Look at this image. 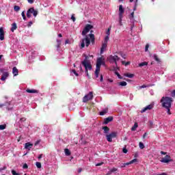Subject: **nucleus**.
Segmentation results:
<instances>
[{
    "label": "nucleus",
    "mask_w": 175,
    "mask_h": 175,
    "mask_svg": "<svg viewBox=\"0 0 175 175\" xmlns=\"http://www.w3.org/2000/svg\"><path fill=\"white\" fill-rule=\"evenodd\" d=\"M161 103L162 107L167 109V114L170 115V107H172V103H173V98L172 97L163 96L161 98Z\"/></svg>",
    "instance_id": "1"
},
{
    "label": "nucleus",
    "mask_w": 175,
    "mask_h": 175,
    "mask_svg": "<svg viewBox=\"0 0 175 175\" xmlns=\"http://www.w3.org/2000/svg\"><path fill=\"white\" fill-rule=\"evenodd\" d=\"M85 59L81 62V64L85 68V73H88V70H91L92 69V65H91V62L90 61V57L87 55H84Z\"/></svg>",
    "instance_id": "2"
},
{
    "label": "nucleus",
    "mask_w": 175,
    "mask_h": 175,
    "mask_svg": "<svg viewBox=\"0 0 175 175\" xmlns=\"http://www.w3.org/2000/svg\"><path fill=\"white\" fill-rule=\"evenodd\" d=\"M38 10H36L34 8H30L27 12V18H31V17H32V15L33 16V17H36V16H38Z\"/></svg>",
    "instance_id": "3"
},
{
    "label": "nucleus",
    "mask_w": 175,
    "mask_h": 175,
    "mask_svg": "<svg viewBox=\"0 0 175 175\" xmlns=\"http://www.w3.org/2000/svg\"><path fill=\"white\" fill-rule=\"evenodd\" d=\"M91 44V40L88 38V36H85V38H83L81 42V48L84 49L86 46V47H88Z\"/></svg>",
    "instance_id": "4"
},
{
    "label": "nucleus",
    "mask_w": 175,
    "mask_h": 175,
    "mask_svg": "<svg viewBox=\"0 0 175 175\" xmlns=\"http://www.w3.org/2000/svg\"><path fill=\"white\" fill-rule=\"evenodd\" d=\"M105 137L107 142H109V143H111V142H113V139H115V137H117V132H112L109 134H106Z\"/></svg>",
    "instance_id": "5"
},
{
    "label": "nucleus",
    "mask_w": 175,
    "mask_h": 175,
    "mask_svg": "<svg viewBox=\"0 0 175 175\" xmlns=\"http://www.w3.org/2000/svg\"><path fill=\"white\" fill-rule=\"evenodd\" d=\"M94 28V26L90 24H87L82 31V36H85Z\"/></svg>",
    "instance_id": "6"
},
{
    "label": "nucleus",
    "mask_w": 175,
    "mask_h": 175,
    "mask_svg": "<svg viewBox=\"0 0 175 175\" xmlns=\"http://www.w3.org/2000/svg\"><path fill=\"white\" fill-rule=\"evenodd\" d=\"M93 98H94V93L92 92H89L88 94L85 95L83 98V103H87L88 100H92Z\"/></svg>",
    "instance_id": "7"
},
{
    "label": "nucleus",
    "mask_w": 175,
    "mask_h": 175,
    "mask_svg": "<svg viewBox=\"0 0 175 175\" xmlns=\"http://www.w3.org/2000/svg\"><path fill=\"white\" fill-rule=\"evenodd\" d=\"M109 59L110 62H114L116 66H118L117 61H120V57L118 55H110Z\"/></svg>",
    "instance_id": "8"
},
{
    "label": "nucleus",
    "mask_w": 175,
    "mask_h": 175,
    "mask_svg": "<svg viewBox=\"0 0 175 175\" xmlns=\"http://www.w3.org/2000/svg\"><path fill=\"white\" fill-rule=\"evenodd\" d=\"M3 106H6V110L8 111H10L13 110V107L10 105V103H5V104H0V107H3Z\"/></svg>",
    "instance_id": "9"
},
{
    "label": "nucleus",
    "mask_w": 175,
    "mask_h": 175,
    "mask_svg": "<svg viewBox=\"0 0 175 175\" xmlns=\"http://www.w3.org/2000/svg\"><path fill=\"white\" fill-rule=\"evenodd\" d=\"M171 159L172 157H170V155H166L161 160V162H162L163 163H169V162H172Z\"/></svg>",
    "instance_id": "10"
},
{
    "label": "nucleus",
    "mask_w": 175,
    "mask_h": 175,
    "mask_svg": "<svg viewBox=\"0 0 175 175\" xmlns=\"http://www.w3.org/2000/svg\"><path fill=\"white\" fill-rule=\"evenodd\" d=\"M154 109V104H150L149 105H147L145 107L142 111L141 113H145V111H147L148 110H152Z\"/></svg>",
    "instance_id": "11"
},
{
    "label": "nucleus",
    "mask_w": 175,
    "mask_h": 175,
    "mask_svg": "<svg viewBox=\"0 0 175 175\" xmlns=\"http://www.w3.org/2000/svg\"><path fill=\"white\" fill-rule=\"evenodd\" d=\"M103 62V58L98 57L96 61V68H99L100 69V66H102Z\"/></svg>",
    "instance_id": "12"
},
{
    "label": "nucleus",
    "mask_w": 175,
    "mask_h": 175,
    "mask_svg": "<svg viewBox=\"0 0 175 175\" xmlns=\"http://www.w3.org/2000/svg\"><path fill=\"white\" fill-rule=\"evenodd\" d=\"M8 77H9V72H4L1 75V81H5Z\"/></svg>",
    "instance_id": "13"
},
{
    "label": "nucleus",
    "mask_w": 175,
    "mask_h": 175,
    "mask_svg": "<svg viewBox=\"0 0 175 175\" xmlns=\"http://www.w3.org/2000/svg\"><path fill=\"white\" fill-rule=\"evenodd\" d=\"M92 32H94V31L91 30L90 33L88 36L90 38V42L94 44V43H95V35L92 34Z\"/></svg>",
    "instance_id": "14"
},
{
    "label": "nucleus",
    "mask_w": 175,
    "mask_h": 175,
    "mask_svg": "<svg viewBox=\"0 0 175 175\" xmlns=\"http://www.w3.org/2000/svg\"><path fill=\"white\" fill-rule=\"evenodd\" d=\"M0 40H5V31L3 27H0Z\"/></svg>",
    "instance_id": "15"
},
{
    "label": "nucleus",
    "mask_w": 175,
    "mask_h": 175,
    "mask_svg": "<svg viewBox=\"0 0 175 175\" xmlns=\"http://www.w3.org/2000/svg\"><path fill=\"white\" fill-rule=\"evenodd\" d=\"M135 162H137V159H133L131 161L124 163L121 167H125L126 166H128V165H132V163H135Z\"/></svg>",
    "instance_id": "16"
},
{
    "label": "nucleus",
    "mask_w": 175,
    "mask_h": 175,
    "mask_svg": "<svg viewBox=\"0 0 175 175\" xmlns=\"http://www.w3.org/2000/svg\"><path fill=\"white\" fill-rule=\"evenodd\" d=\"M125 13V10L122 7V5H119V17H122V15Z\"/></svg>",
    "instance_id": "17"
},
{
    "label": "nucleus",
    "mask_w": 175,
    "mask_h": 175,
    "mask_svg": "<svg viewBox=\"0 0 175 175\" xmlns=\"http://www.w3.org/2000/svg\"><path fill=\"white\" fill-rule=\"evenodd\" d=\"M113 118L112 116H109L105 119H104V122L103 124L105 125H107V124H109V122H111V121H113Z\"/></svg>",
    "instance_id": "18"
},
{
    "label": "nucleus",
    "mask_w": 175,
    "mask_h": 175,
    "mask_svg": "<svg viewBox=\"0 0 175 175\" xmlns=\"http://www.w3.org/2000/svg\"><path fill=\"white\" fill-rule=\"evenodd\" d=\"M33 144H31L30 142H27L25 144V148L26 150H31V148H32Z\"/></svg>",
    "instance_id": "19"
},
{
    "label": "nucleus",
    "mask_w": 175,
    "mask_h": 175,
    "mask_svg": "<svg viewBox=\"0 0 175 175\" xmlns=\"http://www.w3.org/2000/svg\"><path fill=\"white\" fill-rule=\"evenodd\" d=\"M26 92H28V94H38V92H39V91H38L37 90H33V89H27L26 90Z\"/></svg>",
    "instance_id": "20"
},
{
    "label": "nucleus",
    "mask_w": 175,
    "mask_h": 175,
    "mask_svg": "<svg viewBox=\"0 0 175 175\" xmlns=\"http://www.w3.org/2000/svg\"><path fill=\"white\" fill-rule=\"evenodd\" d=\"M12 74L14 77L18 76V69H17V67H14L12 68Z\"/></svg>",
    "instance_id": "21"
},
{
    "label": "nucleus",
    "mask_w": 175,
    "mask_h": 175,
    "mask_svg": "<svg viewBox=\"0 0 175 175\" xmlns=\"http://www.w3.org/2000/svg\"><path fill=\"white\" fill-rule=\"evenodd\" d=\"M99 72H100V68L98 67H96V70L94 72L96 79H98V77H99Z\"/></svg>",
    "instance_id": "22"
},
{
    "label": "nucleus",
    "mask_w": 175,
    "mask_h": 175,
    "mask_svg": "<svg viewBox=\"0 0 175 175\" xmlns=\"http://www.w3.org/2000/svg\"><path fill=\"white\" fill-rule=\"evenodd\" d=\"M102 129L104 131V133L107 134L109 132H110V129L107 126H103Z\"/></svg>",
    "instance_id": "23"
},
{
    "label": "nucleus",
    "mask_w": 175,
    "mask_h": 175,
    "mask_svg": "<svg viewBox=\"0 0 175 175\" xmlns=\"http://www.w3.org/2000/svg\"><path fill=\"white\" fill-rule=\"evenodd\" d=\"M106 47H107V43L104 42L100 49V54H102L103 51H105V49H106Z\"/></svg>",
    "instance_id": "24"
},
{
    "label": "nucleus",
    "mask_w": 175,
    "mask_h": 175,
    "mask_svg": "<svg viewBox=\"0 0 175 175\" xmlns=\"http://www.w3.org/2000/svg\"><path fill=\"white\" fill-rule=\"evenodd\" d=\"M16 29H17V24H16V23H14L12 25L11 31H12V32H14V31H16Z\"/></svg>",
    "instance_id": "25"
},
{
    "label": "nucleus",
    "mask_w": 175,
    "mask_h": 175,
    "mask_svg": "<svg viewBox=\"0 0 175 175\" xmlns=\"http://www.w3.org/2000/svg\"><path fill=\"white\" fill-rule=\"evenodd\" d=\"M107 111H109V109H105L104 110L100 112V116H105V114H107Z\"/></svg>",
    "instance_id": "26"
},
{
    "label": "nucleus",
    "mask_w": 175,
    "mask_h": 175,
    "mask_svg": "<svg viewBox=\"0 0 175 175\" xmlns=\"http://www.w3.org/2000/svg\"><path fill=\"white\" fill-rule=\"evenodd\" d=\"M147 65H148V62H143L139 64V66L140 68H142L143 66H147Z\"/></svg>",
    "instance_id": "27"
},
{
    "label": "nucleus",
    "mask_w": 175,
    "mask_h": 175,
    "mask_svg": "<svg viewBox=\"0 0 175 175\" xmlns=\"http://www.w3.org/2000/svg\"><path fill=\"white\" fill-rule=\"evenodd\" d=\"M124 76H125L126 77H129V79H132V78L134 77L135 75H133V74H129V73H125V74H124Z\"/></svg>",
    "instance_id": "28"
},
{
    "label": "nucleus",
    "mask_w": 175,
    "mask_h": 175,
    "mask_svg": "<svg viewBox=\"0 0 175 175\" xmlns=\"http://www.w3.org/2000/svg\"><path fill=\"white\" fill-rule=\"evenodd\" d=\"M64 152L67 157H69L71 154L70 150H69L68 148L64 149Z\"/></svg>",
    "instance_id": "29"
},
{
    "label": "nucleus",
    "mask_w": 175,
    "mask_h": 175,
    "mask_svg": "<svg viewBox=\"0 0 175 175\" xmlns=\"http://www.w3.org/2000/svg\"><path fill=\"white\" fill-rule=\"evenodd\" d=\"M137 126H139V125L137 124V122H135L133 125V126L131 128V131H136V128H137Z\"/></svg>",
    "instance_id": "30"
},
{
    "label": "nucleus",
    "mask_w": 175,
    "mask_h": 175,
    "mask_svg": "<svg viewBox=\"0 0 175 175\" xmlns=\"http://www.w3.org/2000/svg\"><path fill=\"white\" fill-rule=\"evenodd\" d=\"M154 61H156L157 62H161V59H159L158 55H157V54H154L153 55Z\"/></svg>",
    "instance_id": "31"
},
{
    "label": "nucleus",
    "mask_w": 175,
    "mask_h": 175,
    "mask_svg": "<svg viewBox=\"0 0 175 175\" xmlns=\"http://www.w3.org/2000/svg\"><path fill=\"white\" fill-rule=\"evenodd\" d=\"M122 64L124 65L125 66H128V65H131V62H125V61H122Z\"/></svg>",
    "instance_id": "32"
},
{
    "label": "nucleus",
    "mask_w": 175,
    "mask_h": 175,
    "mask_svg": "<svg viewBox=\"0 0 175 175\" xmlns=\"http://www.w3.org/2000/svg\"><path fill=\"white\" fill-rule=\"evenodd\" d=\"M14 12H18V11H20V6H18V5H14Z\"/></svg>",
    "instance_id": "33"
},
{
    "label": "nucleus",
    "mask_w": 175,
    "mask_h": 175,
    "mask_svg": "<svg viewBox=\"0 0 175 175\" xmlns=\"http://www.w3.org/2000/svg\"><path fill=\"white\" fill-rule=\"evenodd\" d=\"M36 166L38 167V169H40L42 167V163L40 162H36Z\"/></svg>",
    "instance_id": "34"
},
{
    "label": "nucleus",
    "mask_w": 175,
    "mask_h": 175,
    "mask_svg": "<svg viewBox=\"0 0 175 175\" xmlns=\"http://www.w3.org/2000/svg\"><path fill=\"white\" fill-rule=\"evenodd\" d=\"M127 85L126 81H122L119 83V85H121L122 87H125Z\"/></svg>",
    "instance_id": "35"
},
{
    "label": "nucleus",
    "mask_w": 175,
    "mask_h": 175,
    "mask_svg": "<svg viewBox=\"0 0 175 175\" xmlns=\"http://www.w3.org/2000/svg\"><path fill=\"white\" fill-rule=\"evenodd\" d=\"M3 129H6V124L0 125V131H3Z\"/></svg>",
    "instance_id": "36"
},
{
    "label": "nucleus",
    "mask_w": 175,
    "mask_h": 175,
    "mask_svg": "<svg viewBox=\"0 0 175 175\" xmlns=\"http://www.w3.org/2000/svg\"><path fill=\"white\" fill-rule=\"evenodd\" d=\"M129 18L130 20H133V18H135V12H132L130 16H129Z\"/></svg>",
    "instance_id": "37"
},
{
    "label": "nucleus",
    "mask_w": 175,
    "mask_h": 175,
    "mask_svg": "<svg viewBox=\"0 0 175 175\" xmlns=\"http://www.w3.org/2000/svg\"><path fill=\"white\" fill-rule=\"evenodd\" d=\"M110 170L111 173H116V172H118V169L116 167H113Z\"/></svg>",
    "instance_id": "38"
},
{
    "label": "nucleus",
    "mask_w": 175,
    "mask_h": 175,
    "mask_svg": "<svg viewBox=\"0 0 175 175\" xmlns=\"http://www.w3.org/2000/svg\"><path fill=\"white\" fill-rule=\"evenodd\" d=\"M119 25H120V27H122V16H119Z\"/></svg>",
    "instance_id": "39"
},
{
    "label": "nucleus",
    "mask_w": 175,
    "mask_h": 175,
    "mask_svg": "<svg viewBox=\"0 0 175 175\" xmlns=\"http://www.w3.org/2000/svg\"><path fill=\"white\" fill-rule=\"evenodd\" d=\"M21 16H22L23 20H25V21L27 20V17L25 16V11H23V12L21 13Z\"/></svg>",
    "instance_id": "40"
},
{
    "label": "nucleus",
    "mask_w": 175,
    "mask_h": 175,
    "mask_svg": "<svg viewBox=\"0 0 175 175\" xmlns=\"http://www.w3.org/2000/svg\"><path fill=\"white\" fill-rule=\"evenodd\" d=\"M139 146L141 150H143V148H144V144H143V142H139Z\"/></svg>",
    "instance_id": "41"
},
{
    "label": "nucleus",
    "mask_w": 175,
    "mask_h": 175,
    "mask_svg": "<svg viewBox=\"0 0 175 175\" xmlns=\"http://www.w3.org/2000/svg\"><path fill=\"white\" fill-rule=\"evenodd\" d=\"M107 42H109V36H105L104 43H107Z\"/></svg>",
    "instance_id": "42"
},
{
    "label": "nucleus",
    "mask_w": 175,
    "mask_h": 175,
    "mask_svg": "<svg viewBox=\"0 0 175 175\" xmlns=\"http://www.w3.org/2000/svg\"><path fill=\"white\" fill-rule=\"evenodd\" d=\"M25 121H27V118H21L20 119V122H25Z\"/></svg>",
    "instance_id": "43"
},
{
    "label": "nucleus",
    "mask_w": 175,
    "mask_h": 175,
    "mask_svg": "<svg viewBox=\"0 0 175 175\" xmlns=\"http://www.w3.org/2000/svg\"><path fill=\"white\" fill-rule=\"evenodd\" d=\"M71 20L75 23L76 21V18L75 17V14H72L71 16Z\"/></svg>",
    "instance_id": "44"
},
{
    "label": "nucleus",
    "mask_w": 175,
    "mask_h": 175,
    "mask_svg": "<svg viewBox=\"0 0 175 175\" xmlns=\"http://www.w3.org/2000/svg\"><path fill=\"white\" fill-rule=\"evenodd\" d=\"M150 47V45L147 44L145 46V51L147 52L148 51V48Z\"/></svg>",
    "instance_id": "45"
},
{
    "label": "nucleus",
    "mask_w": 175,
    "mask_h": 175,
    "mask_svg": "<svg viewBox=\"0 0 175 175\" xmlns=\"http://www.w3.org/2000/svg\"><path fill=\"white\" fill-rule=\"evenodd\" d=\"M116 75L118 76V79H122V77H121V75H120V73H118V72H116Z\"/></svg>",
    "instance_id": "46"
},
{
    "label": "nucleus",
    "mask_w": 175,
    "mask_h": 175,
    "mask_svg": "<svg viewBox=\"0 0 175 175\" xmlns=\"http://www.w3.org/2000/svg\"><path fill=\"white\" fill-rule=\"evenodd\" d=\"M57 49H59V47L61 46V40H57Z\"/></svg>",
    "instance_id": "47"
},
{
    "label": "nucleus",
    "mask_w": 175,
    "mask_h": 175,
    "mask_svg": "<svg viewBox=\"0 0 175 175\" xmlns=\"http://www.w3.org/2000/svg\"><path fill=\"white\" fill-rule=\"evenodd\" d=\"M171 96H172V98H174V96H175V90H174L171 92Z\"/></svg>",
    "instance_id": "48"
},
{
    "label": "nucleus",
    "mask_w": 175,
    "mask_h": 175,
    "mask_svg": "<svg viewBox=\"0 0 175 175\" xmlns=\"http://www.w3.org/2000/svg\"><path fill=\"white\" fill-rule=\"evenodd\" d=\"M12 174H13V175H18V174L17 172H16V171L14 170H12Z\"/></svg>",
    "instance_id": "49"
},
{
    "label": "nucleus",
    "mask_w": 175,
    "mask_h": 175,
    "mask_svg": "<svg viewBox=\"0 0 175 175\" xmlns=\"http://www.w3.org/2000/svg\"><path fill=\"white\" fill-rule=\"evenodd\" d=\"M23 169H28V165L27 163H25L23 166Z\"/></svg>",
    "instance_id": "50"
},
{
    "label": "nucleus",
    "mask_w": 175,
    "mask_h": 175,
    "mask_svg": "<svg viewBox=\"0 0 175 175\" xmlns=\"http://www.w3.org/2000/svg\"><path fill=\"white\" fill-rule=\"evenodd\" d=\"M72 73H74V75H75V76H79V74L76 72V70H72Z\"/></svg>",
    "instance_id": "51"
},
{
    "label": "nucleus",
    "mask_w": 175,
    "mask_h": 175,
    "mask_svg": "<svg viewBox=\"0 0 175 175\" xmlns=\"http://www.w3.org/2000/svg\"><path fill=\"white\" fill-rule=\"evenodd\" d=\"M100 81L102 82L103 81V75L101 74L100 75Z\"/></svg>",
    "instance_id": "52"
},
{
    "label": "nucleus",
    "mask_w": 175,
    "mask_h": 175,
    "mask_svg": "<svg viewBox=\"0 0 175 175\" xmlns=\"http://www.w3.org/2000/svg\"><path fill=\"white\" fill-rule=\"evenodd\" d=\"M147 85H142V86H139V89L142 90V88H146Z\"/></svg>",
    "instance_id": "53"
},
{
    "label": "nucleus",
    "mask_w": 175,
    "mask_h": 175,
    "mask_svg": "<svg viewBox=\"0 0 175 175\" xmlns=\"http://www.w3.org/2000/svg\"><path fill=\"white\" fill-rule=\"evenodd\" d=\"M3 170H6V166H4L3 167L0 168V172Z\"/></svg>",
    "instance_id": "54"
},
{
    "label": "nucleus",
    "mask_w": 175,
    "mask_h": 175,
    "mask_svg": "<svg viewBox=\"0 0 175 175\" xmlns=\"http://www.w3.org/2000/svg\"><path fill=\"white\" fill-rule=\"evenodd\" d=\"M111 174H113V173L111 172V170H109V171L105 175H111Z\"/></svg>",
    "instance_id": "55"
},
{
    "label": "nucleus",
    "mask_w": 175,
    "mask_h": 175,
    "mask_svg": "<svg viewBox=\"0 0 175 175\" xmlns=\"http://www.w3.org/2000/svg\"><path fill=\"white\" fill-rule=\"evenodd\" d=\"M40 143V140H38L37 142H35L34 146H38Z\"/></svg>",
    "instance_id": "56"
},
{
    "label": "nucleus",
    "mask_w": 175,
    "mask_h": 175,
    "mask_svg": "<svg viewBox=\"0 0 175 175\" xmlns=\"http://www.w3.org/2000/svg\"><path fill=\"white\" fill-rule=\"evenodd\" d=\"M123 152L126 154V152H128V150L126 148H123Z\"/></svg>",
    "instance_id": "57"
},
{
    "label": "nucleus",
    "mask_w": 175,
    "mask_h": 175,
    "mask_svg": "<svg viewBox=\"0 0 175 175\" xmlns=\"http://www.w3.org/2000/svg\"><path fill=\"white\" fill-rule=\"evenodd\" d=\"M103 165V163H100L96 164V166H102Z\"/></svg>",
    "instance_id": "58"
},
{
    "label": "nucleus",
    "mask_w": 175,
    "mask_h": 175,
    "mask_svg": "<svg viewBox=\"0 0 175 175\" xmlns=\"http://www.w3.org/2000/svg\"><path fill=\"white\" fill-rule=\"evenodd\" d=\"M32 21L29 22L28 27H31L32 25Z\"/></svg>",
    "instance_id": "59"
},
{
    "label": "nucleus",
    "mask_w": 175,
    "mask_h": 175,
    "mask_svg": "<svg viewBox=\"0 0 175 175\" xmlns=\"http://www.w3.org/2000/svg\"><path fill=\"white\" fill-rule=\"evenodd\" d=\"M65 44H69V40H66Z\"/></svg>",
    "instance_id": "60"
},
{
    "label": "nucleus",
    "mask_w": 175,
    "mask_h": 175,
    "mask_svg": "<svg viewBox=\"0 0 175 175\" xmlns=\"http://www.w3.org/2000/svg\"><path fill=\"white\" fill-rule=\"evenodd\" d=\"M42 157H43V154H41L38 156V159H42Z\"/></svg>",
    "instance_id": "61"
},
{
    "label": "nucleus",
    "mask_w": 175,
    "mask_h": 175,
    "mask_svg": "<svg viewBox=\"0 0 175 175\" xmlns=\"http://www.w3.org/2000/svg\"><path fill=\"white\" fill-rule=\"evenodd\" d=\"M29 3H33V0H27Z\"/></svg>",
    "instance_id": "62"
},
{
    "label": "nucleus",
    "mask_w": 175,
    "mask_h": 175,
    "mask_svg": "<svg viewBox=\"0 0 175 175\" xmlns=\"http://www.w3.org/2000/svg\"><path fill=\"white\" fill-rule=\"evenodd\" d=\"M161 154L163 155H166V152L161 151Z\"/></svg>",
    "instance_id": "63"
},
{
    "label": "nucleus",
    "mask_w": 175,
    "mask_h": 175,
    "mask_svg": "<svg viewBox=\"0 0 175 175\" xmlns=\"http://www.w3.org/2000/svg\"><path fill=\"white\" fill-rule=\"evenodd\" d=\"M82 169L81 168H79V170H78V173H80L81 172H82Z\"/></svg>",
    "instance_id": "64"
}]
</instances>
